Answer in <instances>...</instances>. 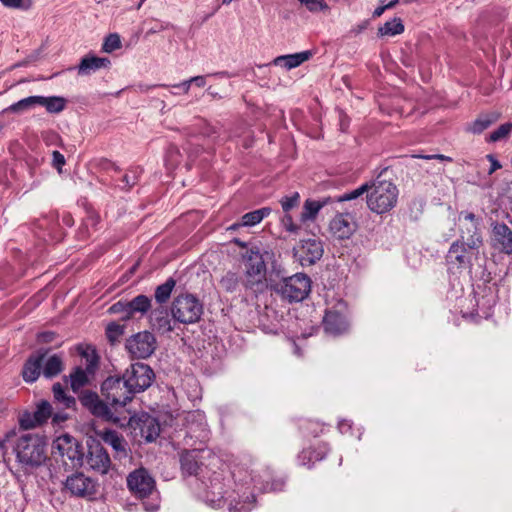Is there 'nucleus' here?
Segmentation results:
<instances>
[{"label":"nucleus","mask_w":512,"mask_h":512,"mask_svg":"<svg viewBox=\"0 0 512 512\" xmlns=\"http://www.w3.org/2000/svg\"><path fill=\"white\" fill-rule=\"evenodd\" d=\"M124 333V326L111 322L106 327V337L111 343L118 341L120 336Z\"/></svg>","instance_id":"46"},{"label":"nucleus","mask_w":512,"mask_h":512,"mask_svg":"<svg viewBox=\"0 0 512 512\" xmlns=\"http://www.w3.org/2000/svg\"><path fill=\"white\" fill-rule=\"evenodd\" d=\"M479 254V249H470L462 240H456L446 254V262L449 266L467 268L472 265V258Z\"/></svg>","instance_id":"15"},{"label":"nucleus","mask_w":512,"mask_h":512,"mask_svg":"<svg viewBox=\"0 0 512 512\" xmlns=\"http://www.w3.org/2000/svg\"><path fill=\"white\" fill-rule=\"evenodd\" d=\"M235 488L232 491L224 489L222 483L224 477L221 472H215L210 479V485L206 491V499L214 508H220L225 501H229L228 509L230 512H249L255 502L253 488L259 485V490L278 491L281 490L284 483L280 480L273 482H263L261 477L253 476L252 471L243 465H237L232 471Z\"/></svg>","instance_id":"1"},{"label":"nucleus","mask_w":512,"mask_h":512,"mask_svg":"<svg viewBox=\"0 0 512 512\" xmlns=\"http://www.w3.org/2000/svg\"><path fill=\"white\" fill-rule=\"evenodd\" d=\"M149 319L152 329L161 334L168 333L173 330L168 311L163 307L152 310Z\"/></svg>","instance_id":"24"},{"label":"nucleus","mask_w":512,"mask_h":512,"mask_svg":"<svg viewBox=\"0 0 512 512\" xmlns=\"http://www.w3.org/2000/svg\"><path fill=\"white\" fill-rule=\"evenodd\" d=\"M64 369L62 357L58 354H54L43 361L42 373L44 377L51 379L59 375Z\"/></svg>","instance_id":"30"},{"label":"nucleus","mask_w":512,"mask_h":512,"mask_svg":"<svg viewBox=\"0 0 512 512\" xmlns=\"http://www.w3.org/2000/svg\"><path fill=\"white\" fill-rule=\"evenodd\" d=\"M35 106H37V95L23 98L13 104H11L7 108H5L2 111V113L3 114H6V113L22 114V113H25L26 111L33 109Z\"/></svg>","instance_id":"33"},{"label":"nucleus","mask_w":512,"mask_h":512,"mask_svg":"<svg viewBox=\"0 0 512 512\" xmlns=\"http://www.w3.org/2000/svg\"><path fill=\"white\" fill-rule=\"evenodd\" d=\"M56 334L54 332H42L38 334V341L41 343H50L55 339Z\"/></svg>","instance_id":"56"},{"label":"nucleus","mask_w":512,"mask_h":512,"mask_svg":"<svg viewBox=\"0 0 512 512\" xmlns=\"http://www.w3.org/2000/svg\"><path fill=\"white\" fill-rule=\"evenodd\" d=\"M126 348L134 358L145 359L154 353L156 339L148 331L139 332L127 340Z\"/></svg>","instance_id":"12"},{"label":"nucleus","mask_w":512,"mask_h":512,"mask_svg":"<svg viewBox=\"0 0 512 512\" xmlns=\"http://www.w3.org/2000/svg\"><path fill=\"white\" fill-rule=\"evenodd\" d=\"M281 223L291 233H296L299 230V226L294 224L292 216L288 212L282 217Z\"/></svg>","instance_id":"51"},{"label":"nucleus","mask_w":512,"mask_h":512,"mask_svg":"<svg viewBox=\"0 0 512 512\" xmlns=\"http://www.w3.org/2000/svg\"><path fill=\"white\" fill-rule=\"evenodd\" d=\"M67 419V415L66 414H62V413H56L53 415V422L58 424L60 422H63Z\"/></svg>","instance_id":"62"},{"label":"nucleus","mask_w":512,"mask_h":512,"mask_svg":"<svg viewBox=\"0 0 512 512\" xmlns=\"http://www.w3.org/2000/svg\"><path fill=\"white\" fill-rule=\"evenodd\" d=\"M121 47L120 36L117 33L109 34L102 45V50L111 53Z\"/></svg>","instance_id":"45"},{"label":"nucleus","mask_w":512,"mask_h":512,"mask_svg":"<svg viewBox=\"0 0 512 512\" xmlns=\"http://www.w3.org/2000/svg\"><path fill=\"white\" fill-rule=\"evenodd\" d=\"M330 231L338 239H349L356 231L357 224L349 213L337 214L330 222Z\"/></svg>","instance_id":"19"},{"label":"nucleus","mask_w":512,"mask_h":512,"mask_svg":"<svg viewBox=\"0 0 512 512\" xmlns=\"http://www.w3.org/2000/svg\"><path fill=\"white\" fill-rule=\"evenodd\" d=\"M55 401L62 404L65 408L75 406L76 400L73 396L67 395L65 388L60 383H55L52 387Z\"/></svg>","instance_id":"37"},{"label":"nucleus","mask_w":512,"mask_h":512,"mask_svg":"<svg viewBox=\"0 0 512 512\" xmlns=\"http://www.w3.org/2000/svg\"><path fill=\"white\" fill-rule=\"evenodd\" d=\"M53 161L57 166H61L65 164V158L59 151H53L52 153Z\"/></svg>","instance_id":"59"},{"label":"nucleus","mask_w":512,"mask_h":512,"mask_svg":"<svg viewBox=\"0 0 512 512\" xmlns=\"http://www.w3.org/2000/svg\"><path fill=\"white\" fill-rule=\"evenodd\" d=\"M108 311L111 314H123V316H122L123 320L131 319L126 301H122V300L117 301L116 303H114L113 305L110 306Z\"/></svg>","instance_id":"48"},{"label":"nucleus","mask_w":512,"mask_h":512,"mask_svg":"<svg viewBox=\"0 0 512 512\" xmlns=\"http://www.w3.org/2000/svg\"><path fill=\"white\" fill-rule=\"evenodd\" d=\"M500 116L501 115L498 112L482 113L473 122L468 124L466 131L472 134H481L492 124L497 122L500 119Z\"/></svg>","instance_id":"26"},{"label":"nucleus","mask_w":512,"mask_h":512,"mask_svg":"<svg viewBox=\"0 0 512 512\" xmlns=\"http://www.w3.org/2000/svg\"><path fill=\"white\" fill-rule=\"evenodd\" d=\"M123 379L133 395L148 389L155 379L154 371L144 363H133L123 374Z\"/></svg>","instance_id":"9"},{"label":"nucleus","mask_w":512,"mask_h":512,"mask_svg":"<svg viewBox=\"0 0 512 512\" xmlns=\"http://www.w3.org/2000/svg\"><path fill=\"white\" fill-rule=\"evenodd\" d=\"M86 361L87 365L85 370L81 367H76L69 375L70 385L74 392H77L88 383V374H92L97 367L98 357L93 354L90 357L87 356Z\"/></svg>","instance_id":"21"},{"label":"nucleus","mask_w":512,"mask_h":512,"mask_svg":"<svg viewBox=\"0 0 512 512\" xmlns=\"http://www.w3.org/2000/svg\"><path fill=\"white\" fill-rule=\"evenodd\" d=\"M417 157H418V158L427 159V160H430V159H439V160H442V161H449V162H451V161H452V158H451V157H449V156H445V155H442V154L418 155Z\"/></svg>","instance_id":"57"},{"label":"nucleus","mask_w":512,"mask_h":512,"mask_svg":"<svg viewBox=\"0 0 512 512\" xmlns=\"http://www.w3.org/2000/svg\"><path fill=\"white\" fill-rule=\"evenodd\" d=\"M512 132V122L501 124L495 131L490 133L488 137L489 142H498L506 139Z\"/></svg>","instance_id":"41"},{"label":"nucleus","mask_w":512,"mask_h":512,"mask_svg":"<svg viewBox=\"0 0 512 512\" xmlns=\"http://www.w3.org/2000/svg\"><path fill=\"white\" fill-rule=\"evenodd\" d=\"M271 213V208L263 207L244 214L241 217V225L251 227L260 223L265 217Z\"/></svg>","instance_id":"34"},{"label":"nucleus","mask_w":512,"mask_h":512,"mask_svg":"<svg viewBox=\"0 0 512 512\" xmlns=\"http://www.w3.org/2000/svg\"><path fill=\"white\" fill-rule=\"evenodd\" d=\"M300 262L302 265H313L319 261L324 253L322 242L317 238H308L301 240L298 250Z\"/></svg>","instance_id":"18"},{"label":"nucleus","mask_w":512,"mask_h":512,"mask_svg":"<svg viewBox=\"0 0 512 512\" xmlns=\"http://www.w3.org/2000/svg\"><path fill=\"white\" fill-rule=\"evenodd\" d=\"M19 425L22 429L29 430L39 426V423L34 412H24L19 418Z\"/></svg>","instance_id":"47"},{"label":"nucleus","mask_w":512,"mask_h":512,"mask_svg":"<svg viewBox=\"0 0 512 512\" xmlns=\"http://www.w3.org/2000/svg\"><path fill=\"white\" fill-rule=\"evenodd\" d=\"M323 327L327 333L339 335L347 331L348 322L341 313L327 311L323 319Z\"/></svg>","instance_id":"23"},{"label":"nucleus","mask_w":512,"mask_h":512,"mask_svg":"<svg viewBox=\"0 0 512 512\" xmlns=\"http://www.w3.org/2000/svg\"><path fill=\"white\" fill-rule=\"evenodd\" d=\"M186 438L194 442L205 443L210 436L205 414L199 410L188 412L185 416Z\"/></svg>","instance_id":"14"},{"label":"nucleus","mask_w":512,"mask_h":512,"mask_svg":"<svg viewBox=\"0 0 512 512\" xmlns=\"http://www.w3.org/2000/svg\"><path fill=\"white\" fill-rule=\"evenodd\" d=\"M176 285V281L170 277L163 284L159 285L155 289V300L159 304L166 303L171 296V293Z\"/></svg>","instance_id":"36"},{"label":"nucleus","mask_w":512,"mask_h":512,"mask_svg":"<svg viewBox=\"0 0 512 512\" xmlns=\"http://www.w3.org/2000/svg\"><path fill=\"white\" fill-rule=\"evenodd\" d=\"M301 5L305 6L306 9L311 13H317L321 11L329 10V6L325 0H298Z\"/></svg>","instance_id":"43"},{"label":"nucleus","mask_w":512,"mask_h":512,"mask_svg":"<svg viewBox=\"0 0 512 512\" xmlns=\"http://www.w3.org/2000/svg\"><path fill=\"white\" fill-rule=\"evenodd\" d=\"M101 393L106 402L96 392L86 390L79 396V401L93 416L107 422L120 421L116 413L134 398L123 377L110 376L102 382Z\"/></svg>","instance_id":"2"},{"label":"nucleus","mask_w":512,"mask_h":512,"mask_svg":"<svg viewBox=\"0 0 512 512\" xmlns=\"http://www.w3.org/2000/svg\"><path fill=\"white\" fill-rule=\"evenodd\" d=\"M52 453L55 457H61L63 464L67 467L77 468L83 465V447L68 434L61 435L53 441Z\"/></svg>","instance_id":"8"},{"label":"nucleus","mask_w":512,"mask_h":512,"mask_svg":"<svg viewBox=\"0 0 512 512\" xmlns=\"http://www.w3.org/2000/svg\"><path fill=\"white\" fill-rule=\"evenodd\" d=\"M127 486L135 496L146 498L155 490L156 483L145 468H138L128 475Z\"/></svg>","instance_id":"13"},{"label":"nucleus","mask_w":512,"mask_h":512,"mask_svg":"<svg viewBox=\"0 0 512 512\" xmlns=\"http://www.w3.org/2000/svg\"><path fill=\"white\" fill-rule=\"evenodd\" d=\"M299 194L295 192L291 196H285L281 199L282 209L285 213L289 212L292 208L296 207L299 203Z\"/></svg>","instance_id":"49"},{"label":"nucleus","mask_w":512,"mask_h":512,"mask_svg":"<svg viewBox=\"0 0 512 512\" xmlns=\"http://www.w3.org/2000/svg\"><path fill=\"white\" fill-rule=\"evenodd\" d=\"M130 317L132 318L136 313L144 314L151 308V299L143 294L134 297L130 301H126Z\"/></svg>","instance_id":"31"},{"label":"nucleus","mask_w":512,"mask_h":512,"mask_svg":"<svg viewBox=\"0 0 512 512\" xmlns=\"http://www.w3.org/2000/svg\"><path fill=\"white\" fill-rule=\"evenodd\" d=\"M47 439L37 433H24L14 442L12 451L24 474H31L47 462Z\"/></svg>","instance_id":"3"},{"label":"nucleus","mask_w":512,"mask_h":512,"mask_svg":"<svg viewBox=\"0 0 512 512\" xmlns=\"http://www.w3.org/2000/svg\"><path fill=\"white\" fill-rule=\"evenodd\" d=\"M217 131L214 127L212 126H207L204 131H203V134L207 137H212L214 134H216Z\"/></svg>","instance_id":"64"},{"label":"nucleus","mask_w":512,"mask_h":512,"mask_svg":"<svg viewBox=\"0 0 512 512\" xmlns=\"http://www.w3.org/2000/svg\"><path fill=\"white\" fill-rule=\"evenodd\" d=\"M387 9H388V7H386V4H384V2H383V1H381V5H380V6H378V7L373 11L372 16H373L374 18H378V17H380V16L385 12V10H387Z\"/></svg>","instance_id":"61"},{"label":"nucleus","mask_w":512,"mask_h":512,"mask_svg":"<svg viewBox=\"0 0 512 512\" xmlns=\"http://www.w3.org/2000/svg\"><path fill=\"white\" fill-rule=\"evenodd\" d=\"M65 488L73 496L91 500L96 496L98 483L83 473H75L66 479Z\"/></svg>","instance_id":"11"},{"label":"nucleus","mask_w":512,"mask_h":512,"mask_svg":"<svg viewBox=\"0 0 512 512\" xmlns=\"http://www.w3.org/2000/svg\"><path fill=\"white\" fill-rule=\"evenodd\" d=\"M171 314L175 321L182 324H194L201 319L203 304L194 295L184 293L176 296L171 305Z\"/></svg>","instance_id":"6"},{"label":"nucleus","mask_w":512,"mask_h":512,"mask_svg":"<svg viewBox=\"0 0 512 512\" xmlns=\"http://www.w3.org/2000/svg\"><path fill=\"white\" fill-rule=\"evenodd\" d=\"M404 32V25L399 17L393 18L391 21L385 22L378 28V35L383 36H395Z\"/></svg>","instance_id":"35"},{"label":"nucleus","mask_w":512,"mask_h":512,"mask_svg":"<svg viewBox=\"0 0 512 512\" xmlns=\"http://www.w3.org/2000/svg\"><path fill=\"white\" fill-rule=\"evenodd\" d=\"M398 189L394 183L379 177L370 183L367 194L368 208L377 214L390 211L397 203Z\"/></svg>","instance_id":"5"},{"label":"nucleus","mask_w":512,"mask_h":512,"mask_svg":"<svg viewBox=\"0 0 512 512\" xmlns=\"http://www.w3.org/2000/svg\"><path fill=\"white\" fill-rule=\"evenodd\" d=\"M103 440L105 443L110 445L116 452L119 458H125L127 456L126 441L114 430H106L103 433Z\"/></svg>","instance_id":"28"},{"label":"nucleus","mask_w":512,"mask_h":512,"mask_svg":"<svg viewBox=\"0 0 512 512\" xmlns=\"http://www.w3.org/2000/svg\"><path fill=\"white\" fill-rule=\"evenodd\" d=\"M142 174V169L140 167H132L130 168L122 177L120 186L123 190H129L133 186H135Z\"/></svg>","instance_id":"39"},{"label":"nucleus","mask_w":512,"mask_h":512,"mask_svg":"<svg viewBox=\"0 0 512 512\" xmlns=\"http://www.w3.org/2000/svg\"><path fill=\"white\" fill-rule=\"evenodd\" d=\"M67 104V100L61 96H39L37 95V105L45 107L47 112L58 114L62 112Z\"/></svg>","instance_id":"29"},{"label":"nucleus","mask_w":512,"mask_h":512,"mask_svg":"<svg viewBox=\"0 0 512 512\" xmlns=\"http://www.w3.org/2000/svg\"><path fill=\"white\" fill-rule=\"evenodd\" d=\"M369 187H370V183L366 182L352 191L345 192L343 195H341L339 197L338 200L340 202L351 201V200H355V199L363 196L364 194L367 195L369 193Z\"/></svg>","instance_id":"42"},{"label":"nucleus","mask_w":512,"mask_h":512,"mask_svg":"<svg viewBox=\"0 0 512 512\" xmlns=\"http://www.w3.org/2000/svg\"><path fill=\"white\" fill-rule=\"evenodd\" d=\"M0 2L8 8L23 10L29 9L32 4L31 0H0Z\"/></svg>","instance_id":"50"},{"label":"nucleus","mask_w":512,"mask_h":512,"mask_svg":"<svg viewBox=\"0 0 512 512\" xmlns=\"http://www.w3.org/2000/svg\"><path fill=\"white\" fill-rule=\"evenodd\" d=\"M487 160L491 163V166L488 170V174L491 175L493 174L496 170L500 169L502 166L500 164V162L495 158L494 155L492 154H488L486 156Z\"/></svg>","instance_id":"55"},{"label":"nucleus","mask_w":512,"mask_h":512,"mask_svg":"<svg viewBox=\"0 0 512 512\" xmlns=\"http://www.w3.org/2000/svg\"><path fill=\"white\" fill-rule=\"evenodd\" d=\"M312 56L310 51H303L295 54L278 56L274 59L276 66H282L286 69H292L300 66L305 61L309 60Z\"/></svg>","instance_id":"27"},{"label":"nucleus","mask_w":512,"mask_h":512,"mask_svg":"<svg viewBox=\"0 0 512 512\" xmlns=\"http://www.w3.org/2000/svg\"><path fill=\"white\" fill-rule=\"evenodd\" d=\"M85 459L90 469L101 474H106L111 465L109 454L102 444L97 441L88 445Z\"/></svg>","instance_id":"17"},{"label":"nucleus","mask_w":512,"mask_h":512,"mask_svg":"<svg viewBox=\"0 0 512 512\" xmlns=\"http://www.w3.org/2000/svg\"><path fill=\"white\" fill-rule=\"evenodd\" d=\"M34 413L39 425H42L52 417V406L48 401L43 400L37 405Z\"/></svg>","instance_id":"40"},{"label":"nucleus","mask_w":512,"mask_h":512,"mask_svg":"<svg viewBox=\"0 0 512 512\" xmlns=\"http://www.w3.org/2000/svg\"><path fill=\"white\" fill-rule=\"evenodd\" d=\"M327 203V200L319 201V200H311L307 199L304 202L303 210L300 215V220L302 222L308 221V220H314L321 210L322 207H324Z\"/></svg>","instance_id":"32"},{"label":"nucleus","mask_w":512,"mask_h":512,"mask_svg":"<svg viewBox=\"0 0 512 512\" xmlns=\"http://www.w3.org/2000/svg\"><path fill=\"white\" fill-rule=\"evenodd\" d=\"M274 291L288 302L303 301L311 291V280L303 273L283 278L274 285Z\"/></svg>","instance_id":"7"},{"label":"nucleus","mask_w":512,"mask_h":512,"mask_svg":"<svg viewBox=\"0 0 512 512\" xmlns=\"http://www.w3.org/2000/svg\"><path fill=\"white\" fill-rule=\"evenodd\" d=\"M244 264L243 285L255 294L266 288V263L257 247H251L242 254Z\"/></svg>","instance_id":"4"},{"label":"nucleus","mask_w":512,"mask_h":512,"mask_svg":"<svg viewBox=\"0 0 512 512\" xmlns=\"http://www.w3.org/2000/svg\"><path fill=\"white\" fill-rule=\"evenodd\" d=\"M169 27H170V23H168V22L154 20V25L150 29H148V31L146 32V35L149 36V35L159 33L161 31L168 29Z\"/></svg>","instance_id":"52"},{"label":"nucleus","mask_w":512,"mask_h":512,"mask_svg":"<svg viewBox=\"0 0 512 512\" xmlns=\"http://www.w3.org/2000/svg\"><path fill=\"white\" fill-rule=\"evenodd\" d=\"M14 436H16V431L13 429L5 433L3 438H0V456L4 455L6 450V443Z\"/></svg>","instance_id":"54"},{"label":"nucleus","mask_w":512,"mask_h":512,"mask_svg":"<svg viewBox=\"0 0 512 512\" xmlns=\"http://www.w3.org/2000/svg\"><path fill=\"white\" fill-rule=\"evenodd\" d=\"M212 456V452L204 448L183 450L179 454L181 472L184 476H196L203 465L204 455Z\"/></svg>","instance_id":"16"},{"label":"nucleus","mask_w":512,"mask_h":512,"mask_svg":"<svg viewBox=\"0 0 512 512\" xmlns=\"http://www.w3.org/2000/svg\"><path fill=\"white\" fill-rule=\"evenodd\" d=\"M174 88L181 89L184 94H187L191 87V81L190 79L184 80L183 82L179 84L173 85Z\"/></svg>","instance_id":"58"},{"label":"nucleus","mask_w":512,"mask_h":512,"mask_svg":"<svg viewBox=\"0 0 512 512\" xmlns=\"http://www.w3.org/2000/svg\"><path fill=\"white\" fill-rule=\"evenodd\" d=\"M305 436L317 437L322 431V425L317 421L307 420L300 426Z\"/></svg>","instance_id":"44"},{"label":"nucleus","mask_w":512,"mask_h":512,"mask_svg":"<svg viewBox=\"0 0 512 512\" xmlns=\"http://www.w3.org/2000/svg\"><path fill=\"white\" fill-rule=\"evenodd\" d=\"M492 237L500 250L512 254V230L504 223H495L492 227Z\"/></svg>","instance_id":"22"},{"label":"nucleus","mask_w":512,"mask_h":512,"mask_svg":"<svg viewBox=\"0 0 512 512\" xmlns=\"http://www.w3.org/2000/svg\"><path fill=\"white\" fill-rule=\"evenodd\" d=\"M148 434L145 436L148 442L153 441L159 435V426L154 420L149 421Z\"/></svg>","instance_id":"53"},{"label":"nucleus","mask_w":512,"mask_h":512,"mask_svg":"<svg viewBox=\"0 0 512 512\" xmlns=\"http://www.w3.org/2000/svg\"><path fill=\"white\" fill-rule=\"evenodd\" d=\"M47 352V350L38 351L37 353L30 355L25 361L22 369V377L25 382L33 383L39 378Z\"/></svg>","instance_id":"20"},{"label":"nucleus","mask_w":512,"mask_h":512,"mask_svg":"<svg viewBox=\"0 0 512 512\" xmlns=\"http://www.w3.org/2000/svg\"><path fill=\"white\" fill-rule=\"evenodd\" d=\"M111 62L106 57L87 55L83 57L77 67L79 75H89L101 68H108Z\"/></svg>","instance_id":"25"},{"label":"nucleus","mask_w":512,"mask_h":512,"mask_svg":"<svg viewBox=\"0 0 512 512\" xmlns=\"http://www.w3.org/2000/svg\"><path fill=\"white\" fill-rule=\"evenodd\" d=\"M143 505H144V510L147 512H155L159 508V505L154 504V503L153 504L143 503Z\"/></svg>","instance_id":"63"},{"label":"nucleus","mask_w":512,"mask_h":512,"mask_svg":"<svg viewBox=\"0 0 512 512\" xmlns=\"http://www.w3.org/2000/svg\"><path fill=\"white\" fill-rule=\"evenodd\" d=\"M240 276L236 272L228 271L220 280V287L229 293L235 292L240 285Z\"/></svg>","instance_id":"38"},{"label":"nucleus","mask_w":512,"mask_h":512,"mask_svg":"<svg viewBox=\"0 0 512 512\" xmlns=\"http://www.w3.org/2000/svg\"><path fill=\"white\" fill-rule=\"evenodd\" d=\"M459 220L464 222L460 226V237L457 240H462L469 245L470 249H480L483 246V237L480 231L481 220L473 212L467 211H462L459 214Z\"/></svg>","instance_id":"10"},{"label":"nucleus","mask_w":512,"mask_h":512,"mask_svg":"<svg viewBox=\"0 0 512 512\" xmlns=\"http://www.w3.org/2000/svg\"><path fill=\"white\" fill-rule=\"evenodd\" d=\"M191 84L194 83L198 87H203L206 84L205 76H194L190 78Z\"/></svg>","instance_id":"60"}]
</instances>
